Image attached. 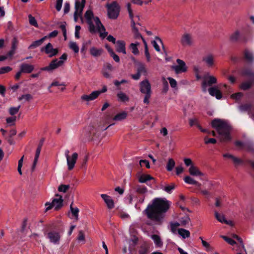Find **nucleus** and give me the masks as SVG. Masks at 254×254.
<instances>
[{"label": "nucleus", "instance_id": "nucleus-43", "mask_svg": "<svg viewBox=\"0 0 254 254\" xmlns=\"http://www.w3.org/2000/svg\"><path fill=\"white\" fill-rule=\"evenodd\" d=\"M152 0H131L133 4L142 5L143 4H147L148 3L151 2Z\"/></svg>", "mask_w": 254, "mask_h": 254}, {"label": "nucleus", "instance_id": "nucleus-42", "mask_svg": "<svg viewBox=\"0 0 254 254\" xmlns=\"http://www.w3.org/2000/svg\"><path fill=\"white\" fill-rule=\"evenodd\" d=\"M69 47L75 53H78L79 52V48L76 42L71 41L69 43Z\"/></svg>", "mask_w": 254, "mask_h": 254}, {"label": "nucleus", "instance_id": "nucleus-3", "mask_svg": "<svg viewBox=\"0 0 254 254\" xmlns=\"http://www.w3.org/2000/svg\"><path fill=\"white\" fill-rule=\"evenodd\" d=\"M211 125L218 133L221 141L227 142L231 140V127L227 121L216 119L212 121Z\"/></svg>", "mask_w": 254, "mask_h": 254}, {"label": "nucleus", "instance_id": "nucleus-39", "mask_svg": "<svg viewBox=\"0 0 254 254\" xmlns=\"http://www.w3.org/2000/svg\"><path fill=\"white\" fill-rule=\"evenodd\" d=\"M135 191L140 194H145L147 192V189L145 186L137 185L135 187Z\"/></svg>", "mask_w": 254, "mask_h": 254}, {"label": "nucleus", "instance_id": "nucleus-38", "mask_svg": "<svg viewBox=\"0 0 254 254\" xmlns=\"http://www.w3.org/2000/svg\"><path fill=\"white\" fill-rule=\"evenodd\" d=\"M245 57L249 62H252L254 60V56L252 52L246 50L245 52Z\"/></svg>", "mask_w": 254, "mask_h": 254}, {"label": "nucleus", "instance_id": "nucleus-12", "mask_svg": "<svg viewBox=\"0 0 254 254\" xmlns=\"http://www.w3.org/2000/svg\"><path fill=\"white\" fill-rule=\"evenodd\" d=\"M177 65H173L171 68L174 70L176 73L179 74L185 72L187 71V66L186 63L182 60L177 59L176 60Z\"/></svg>", "mask_w": 254, "mask_h": 254}, {"label": "nucleus", "instance_id": "nucleus-30", "mask_svg": "<svg viewBox=\"0 0 254 254\" xmlns=\"http://www.w3.org/2000/svg\"><path fill=\"white\" fill-rule=\"evenodd\" d=\"M72 204L73 202L70 205V210L71 214V218L77 220L78 219V213L79 210L77 207H73Z\"/></svg>", "mask_w": 254, "mask_h": 254}, {"label": "nucleus", "instance_id": "nucleus-10", "mask_svg": "<svg viewBox=\"0 0 254 254\" xmlns=\"http://www.w3.org/2000/svg\"><path fill=\"white\" fill-rule=\"evenodd\" d=\"M194 43L193 37L191 33L185 32L180 39V43L183 47H191Z\"/></svg>", "mask_w": 254, "mask_h": 254}, {"label": "nucleus", "instance_id": "nucleus-55", "mask_svg": "<svg viewBox=\"0 0 254 254\" xmlns=\"http://www.w3.org/2000/svg\"><path fill=\"white\" fill-rule=\"evenodd\" d=\"M163 87L162 89V92L164 93H166L168 90L169 86H168L167 81L166 80V79L164 77L163 78Z\"/></svg>", "mask_w": 254, "mask_h": 254}, {"label": "nucleus", "instance_id": "nucleus-26", "mask_svg": "<svg viewBox=\"0 0 254 254\" xmlns=\"http://www.w3.org/2000/svg\"><path fill=\"white\" fill-rule=\"evenodd\" d=\"M203 61L208 67H212L214 65V57L209 54L203 58Z\"/></svg>", "mask_w": 254, "mask_h": 254}, {"label": "nucleus", "instance_id": "nucleus-57", "mask_svg": "<svg viewBox=\"0 0 254 254\" xmlns=\"http://www.w3.org/2000/svg\"><path fill=\"white\" fill-rule=\"evenodd\" d=\"M65 86V84L63 82V83H60L58 81H54L50 85V86H49L48 89L49 90L50 92H51L50 90V88L52 87V86Z\"/></svg>", "mask_w": 254, "mask_h": 254}, {"label": "nucleus", "instance_id": "nucleus-48", "mask_svg": "<svg viewBox=\"0 0 254 254\" xmlns=\"http://www.w3.org/2000/svg\"><path fill=\"white\" fill-rule=\"evenodd\" d=\"M190 221V218L189 216H186L180 219V224L182 226H185L186 224H188Z\"/></svg>", "mask_w": 254, "mask_h": 254}, {"label": "nucleus", "instance_id": "nucleus-14", "mask_svg": "<svg viewBox=\"0 0 254 254\" xmlns=\"http://www.w3.org/2000/svg\"><path fill=\"white\" fill-rule=\"evenodd\" d=\"M78 155L76 152H74L71 156L66 159V163L68 170H72L76 163Z\"/></svg>", "mask_w": 254, "mask_h": 254}, {"label": "nucleus", "instance_id": "nucleus-34", "mask_svg": "<svg viewBox=\"0 0 254 254\" xmlns=\"http://www.w3.org/2000/svg\"><path fill=\"white\" fill-rule=\"evenodd\" d=\"M139 43L136 42L135 43H131L129 46V49L131 52L134 55H137L139 54V51L137 46H139Z\"/></svg>", "mask_w": 254, "mask_h": 254}, {"label": "nucleus", "instance_id": "nucleus-27", "mask_svg": "<svg viewBox=\"0 0 254 254\" xmlns=\"http://www.w3.org/2000/svg\"><path fill=\"white\" fill-rule=\"evenodd\" d=\"M16 135V130L12 129L7 132L6 139L10 144H13L15 142L14 136Z\"/></svg>", "mask_w": 254, "mask_h": 254}, {"label": "nucleus", "instance_id": "nucleus-58", "mask_svg": "<svg viewBox=\"0 0 254 254\" xmlns=\"http://www.w3.org/2000/svg\"><path fill=\"white\" fill-rule=\"evenodd\" d=\"M168 79L169 81V83L170 84V86L172 88H175L177 86V81L175 79L172 77H168Z\"/></svg>", "mask_w": 254, "mask_h": 254}, {"label": "nucleus", "instance_id": "nucleus-13", "mask_svg": "<svg viewBox=\"0 0 254 254\" xmlns=\"http://www.w3.org/2000/svg\"><path fill=\"white\" fill-rule=\"evenodd\" d=\"M41 52H44L50 58L54 57L58 53V50L54 48L51 43H48L45 47L41 49Z\"/></svg>", "mask_w": 254, "mask_h": 254}, {"label": "nucleus", "instance_id": "nucleus-40", "mask_svg": "<svg viewBox=\"0 0 254 254\" xmlns=\"http://www.w3.org/2000/svg\"><path fill=\"white\" fill-rule=\"evenodd\" d=\"M155 39L156 40H154L152 42V44L155 50L157 52H159L160 51V49L158 45V44L157 43V42H158L161 44H162V42L161 39L158 37H156L155 38Z\"/></svg>", "mask_w": 254, "mask_h": 254}, {"label": "nucleus", "instance_id": "nucleus-36", "mask_svg": "<svg viewBox=\"0 0 254 254\" xmlns=\"http://www.w3.org/2000/svg\"><path fill=\"white\" fill-rule=\"evenodd\" d=\"M179 235L182 238H189L190 236V232L184 229H179L177 231Z\"/></svg>", "mask_w": 254, "mask_h": 254}, {"label": "nucleus", "instance_id": "nucleus-31", "mask_svg": "<svg viewBox=\"0 0 254 254\" xmlns=\"http://www.w3.org/2000/svg\"><path fill=\"white\" fill-rule=\"evenodd\" d=\"M103 52V50L102 48L97 49L95 47H92L90 50V54L94 57L101 56Z\"/></svg>", "mask_w": 254, "mask_h": 254}, {"label": "nucleus", "instance_id": "nucleus-8", "mask_svg": "<svg viewBox=\"0 0 254 254\" xmlns=\"http://www.w3.org/2000/svg\"><path fill=\"white\" fill-rule=\"evenodd\" d=\"M217 79L215 76L210 75L209 73L206 74L203 78L202 83V90L205 92L208 87L211 86L213 84L217 83Z\"/></svg>", "mask_w": 254, "mask_h": 254}, {"label": "nucleus", "instance_id": "nucleus-6", "mask_svg": "<svg viewBox=\"0 0 254 254\" xmlns=\"http://www.w3.org/2000/svg\"><path fill=\"white\" fill-rule=\"evenodd\" d=\"M241 75L249 79L250 81H245L240 85V88L244 90L249 89L254 82V71L250 69H244L241 71Z\"/></svg>", "mask_w": 254, "mask_h": 254}, {"label": "nucleus", "instance_id": "nucleus-20", "mask_svg": "<svg viewBox=\"0 0 254 254\" xmlns=\"http://www.w3.org/2000/svg\"><path fill=\"white\" fill-rule=\"evenodd\" d=\"M189 172L191 176L194 177H201L204 176V174L194 165L191 166L189 168Z\"/></svg>", "mask_w": 254, "mask_h": 254}, {"label": "nucleus", "instance_id": "nucleus-54", "mask_svg": "<svg viewBox=\"0 0 254 254\" xmlns=\"http://www.w3.org/2000/svg\"><path fill=\"white\" fill-rule=\"evenodd\" d=\"M61 236L56 232H51L48 233V238H60Z\"/></svg>", "mask_w": 254, "mask_h": 254}, {"label": "nucleus", "instance_id": "nucleus-2", "mask_svg": "<svg viewBox=\"0 0 254 254\" xmlns=\"http://www.w3.org/2000/svg\"><path fill=\"white\" fill-rule=\"evenodd\" d=\"M85 17L89 26V30L91 33L99 32L100 36L105 38L107 36V32L98 17H94L91 9L87 10L85 14Z\"/></svg>", "mask_w": 254, "mask_h": 254}, {"label": "nucleus", "instance_id": "nucleus-35", "mask_svg": "<svg viewBox=\"0 0 254 254\" xmlns=\"http://www.w3.org/2000/svg\"><path fill=\"white\" fill-rule=\"evenodd\" d=\"M127 117V113L125 111L122 112L117 114L113 118L116 121H121L125 119Z\"/></svg>", "mask_w": 254, "mask_h": 254}, {"label": "nucleus", "instance_id": "nucleus-18", "mask_svg": "<svg viewBox=\"0 0 254 254\" xmlns=\"http://www.w3.org/2000/svg\"><path fill=\"white\" fill-rule=\"evenodd\" d=\"M101 197L104 200L105 203L107 205V207L110 209H113L115 207V203L114 200L112 198L106 194H101Z\"/></svg>", "mask_w": 254, "mask_h": 254}, {"label": "nucleus", "instance_id": "nucleus-37", "mask_svg": "<svg viewBox=\"0 0 254 254\" xmlns=\"http://www.w3.org/2000/svg\"><path fill=\"white\" fill-rule=\"evenodd\" d=\"M241 37V34L239 30H236L230 36V39L233 42L237 41Z\"/></svg>", "mask_w": 254, "mask_h": 254}, {"label": "nucleus", "instance_id": "nucleus-29", "mask_svg": "<svg viewBox=\"0 0 254 254\" xmlns=\"http://www.w3.org/2000/svg\"><path fill=\"white\" fill-rule=\"evenodd\" d=\"M118 100L119 102H126L129 100V97L123 91H119L117 94Z\"/></svg>", "mask_w": 254, "mask_h": 254}, {"label": "nucleus", "instance_id": "nucleus-21", "mask_svg": "<svg viewBox=\"0 0 254 254\" xmlns=\"http://www.w3.org/2000/svg\"><path fill=\"white\" fill-rule=\"evenodd\" d=\"M100 95L98 91H94L89 95H83L81 96V99L86 101H90L96 99Z\"/></svg>", "mask_w": 254, "mask_h": 254}, {"label": "nucleus", "instance_id": "nucleus-53", "mask_svg": "<svg viewBox=\"0 0 254 254\" xmlns=\"http://www.w3.org/2000/svg\"><path fill=\"white\" fill-rule=\"evenodd\" d=\"M175 187V185L173 184L171 185L165 187L163 189V190L166 191L167 192L170 193H171L172 190H174Z\"/></svg>", "mask_w": 254, "mask_h": 254}, {"label": "nucleus", "instance_id": "nucleus-16", "mask_svg": "<svg viewBox=\"0 0 254 254\" xmlns=\"http://www.w3.org/2000/svg\"><path fill=\"white\" fill-rule=\"evenodd\" d=\"M238 108L242 112H248L250 117L254 120V107L250 104H246L239 106Z\"/></svg>", "mask_w": 254, "mask_h": 254}, {"label": "nucleus", "instance_id": "nucleus-60", "mask_svg": "<svg viewBox=\"0 0 254 254\" xmlns=\"http://www.w3.org/2000/svg\"><path fill=\"white\" fill-rule=\"evenodd\" d=\"M63 1V0H56V8L57 11H59L61 10L62 6Z\"/></svg>", "mask_w": 254, "mask_h": 254}, {"label": "nucleus", "instance_id": "nucleus-4", "mask_svg": "<svg viewBox=\"0 0 254 254\" xmlns=\"http://www.w3.org/2000/svg\"><path fill=\"white\" fill-rule=\"evenodd\" d=\"M129 249L133 250L136 247L138 254H149L153 249V244L148 241L140 239H129Z\"/></svg>", "mask_w": 254, "mask_h": 254}, {"label": "nucleus", "instance_id": "nucleus-47", "mask_svg": "<svg viewBox=\"0 0 254 254\" xmlns=\"http://www.w3.org/2000/svg\"><path fill=\"white\" fill-rule=\"evenodd\" d=\"M143 43L144 45V48H145L144 53H145V57L146 58L147 61L149 62L150 60V54H149L148 50L147 43L144 39H143Z\"/></svg>", "mask_w": 254, "mask_h": 254}, {"label": "nucleus", "instance_id": "nucleus-17", "mask_svg": "<svg viewBox=\"0 0 254 254\" xmlns=\"http://www.w3.org/2000/svg\"><path fill=\"white\" fill-rule=\"evenodd\" d=\"M34 69L33 65L28 64H22L20 66V72H17V78H18L21 72L29 73L31 72Z\"/></svg>", "mask_w": 254, "mask_h": 254}, {"label": "nucleus", "instance_id": "nucleus-64", "mask_svg": "<svg viewBox=\"0 0 254 254\" xmlns=\"http://www.w3.org/2000/svg\"><path fill=\"white\" fill-rule=\"evenodd\" d=\"M81 29V27L79 25H76L75 27V37L77 39L80 38L79 31Z\"/></svg>", "mask_w": 254, "mask_h": 254}, {"label": "nucleus", "instance_id": "nucleus-19", "mask_svg": "<svg viewBox=\"0 0 254 254\" xmlns=\"http://www.w3.org/2000/svg\"><path fill=\"white\" fill-rule=\"evenodd\" d=\"M16 47V37H14L12 40V49L8 52L5 56H0V61H3L7 59L10 58L14 54V50Z\"/></svg>", "mask_w": 254, "mask_h": 254}, {"label": "nucleus", "instance_id": "nucleus-9", "mask_svg": "<svg viewBox=\"0 0 254 254\" xmlns=\"http://www.w3.org/2000/svg\"><path fill=\"white\" fill-rule=\"evenodd\" d=\"M85 0H75L74 19L77 22L79 17L82 18V14L85 6Z\"/></svg>", "mask_w": 254, "mask_h": 254}, {"label": "nucleus", "instance_id": "nucleus-44", "mask_svg": "<svg viewBox=\"0 0 254 254\" xmlns=\"http://www.w3.org/2000/svg\"><path fill=\"white\" fill-rule=\"evenodd\" d=\"M181 225L180 223L177 222H172L170 224L171 230L173 233L177 232L178 227Z\"/></svg>", "mask_w": 254, "mask_h": 254}, {"label": "nucleus", "instance_id": "nucleus-33", "mask_svg": "<svg viewBox=\"0 0 254 254\" xmlns=\"http://www.w3.org/2000/svg\"><path fill=\"white\" fill-rule=\"evenodd\" d=\"M138 181L140 183H145L147 181L151 180H153V178L149 175L141 174L138 177Z\"/></svg>", "mask_w": 254, "mask_h": 254}, {"label": "nucleus", "instance_id": "nucleus-41", "mask_svg": "<svg viewBox=\"0 0 254 254\" xmlns=\"http://www.w3.org/2000/svg\"><path fill=\"white\" fill-rule=\"evenodd\" d=\"M175 165V162L174 160L172 158H169L168 159L167 165H166V169L168 171H171Z\"/></svg>", "mask_w": 254, "mask_h": 254}, {"label": "nucleus", "instance_id": "nucleus-5", "mask_svg": "<svg viewBox=\"0 0 254 254\" xmlns=\"http://www.w3.org/2000/svg\"><path fill=\"white\" fill-rule=\"evenodd\" d=\"M140 91L141 93L144 94L143 103L146 104L149 103V99L151 95V85L147 79H145L139 84Z\"/></svg>", "mask_w": 254, "mask_h": 254}, {"label": "nucleus", "instance_id": "nucleus-51", "mask_svg": "<svg viewBox=\"0 0 254 254\" xmlns=\"http://www.w3.org/2000/svg\"><path fill=\"white\" fill-rule=\"evenodd\" d=\"M28 18H29V23L31 25L34 26L36 27H38V24H37V22L35 18L33 16H32L31 15H29L28 16Z\"/></svg>", "mask_w": 254, "mask_h": 254}, {"label": "nucleus", "instance_id": "nucleus-23", "mask_svg": "<svg viewBox=\"0 0 254 254\" xmlns=\"http://www.w3.org/2000/svg\"><path fill=\"white\" fill-rule=\"evenodd\" d=\"M207 90L209 94L211 96H215L217 99H221L222 97V93L216 87H210Z\"/></svg>", "mask_w": 254, "mask_h": 254}, {"label": "nucleus", "instance_id": "nucleus-11", "mask_svg": "<svg viewBox=\"0 0 254 254\" xmlns=\"http://www.w3.org/2000/svg\"><path fill=\"white\" fill-rule=\"evenodd\" d=\"M108 15L111 19H116L119 14V7L116 2L107 5Z\"/></svg>", "mask_w": 254, "mask_h": 254}, {"label": "nucleus", "instance_id": "nucleus-52", "mask_svg": "<svg viewBox=\"0 0 254 254\" xmlns=\"http://www.w3.org/2000/svg\"><path fill=\"white\" fill-rule=\"evenodd\" d=\"M69 188V185H61L59 187L58 190L60 192H65Z\"/></svg>", "mask_w": 254, "mask_h": 254}, {"label": "nucleus", "instance_id": "nucleus-22", "mask_svg": "<svg viewBox=\"0 0 254 254\" xmlns=\"http://www.w3.org/2000/svg\"><path fill=\"white\" fill-rule=\"evenodd\" d=\"M215 216L217 220L222 223H225L232 225L233 222L230 220H227L223 214L219 213L218 212H215Z\"/></svg>", "mask_w": 254, "mask_h": 254}, {"label": "nucleus", "instance_id": "nucleus-59", "mask_svg": "<svg viewBox=\"0 0 254 254\" xmlns=\"http://www.w3.org/2000/svg\"><path fill=\"white\" fill-rule=\"evenodd\" d=\"M11 68L9 66H4L0 68V74H4L10 71Z\"/></svg>", "mask_w": 254, "mask_h": 254}, {"label": "nucleus", "instance_id": "nucleus-45", "mask_svg": "<svg viewBox=\"0 0 254 254\" xmlns=\"http://www.w3.org/2000/svg\"><path fill=\"white\" fill-rule=\"evenodd\" d=\"M243 96V94L241 92H238L235 94H233L231 95V98L235 100L236 101L238 102L240 101Z\"/></svg>", "mask_w": 254, "mask_h": 254}, {"label": "nucleus", "instance_id": "nucleus-46", "mask_svg": "<svg viewBox=\"0 0 254 254\" xmlns=\"http://www.w3.org/2000/svg\"><path fill=\"white\" fill-rule=\"evenodd\" d=\"M137 71L140 74H146L147 73V70L144 64H139L137 68Z\"/></svg>", "mask_w": 254, "mask_h": 254}, {"label": "nucleus", "instance_id": "nucleus-1", "mask_svg": "<svg viewBox=\"0 0 254 254\" xmlns=\"http://www.w3.org/2000/svg\"><path fill=\"white\" fill-rule=\"evenodd\" d=\"M170 205L169 201L166 199L156 198L152 200L151 204L148 205L143 213L149 219L156 224H161Z\"/></svg>", "mask_w": 254, "mask_h": 254}, {"label": "nucleus", "instance_id": "nucleus-24", "mask_svg": "<svg viewBox=\"0 0 254 254\" xmlns=\"http://www.w3.org/2000/svg\"><path fill=\"white\" fill-rule=\"evenodd\" d=\"M131 27L133 34V38L136 40L141 39L143 41L144 39L141 34L139 33L138 29L135 27V23L133 20H131Z\"/></svg>", "mask_w": 254, "mask_h": 254}, {"label": "nucleus", "instance_id": "nucleus-62", "mask_svg": "<svg viewBox=\"0 0 254 254\" xmlns=\"http://www.w3.org/2000/svg\"><path fill=\"white\" fill-rule=\"evenodd\" d=\"M184 161L186 166H190V167L191 166L194 165L192 160L190 158H185Z\"/></svg>", "mask_w": 254, "mask_h": 254}, {"label": "nucleus", "instance_id": "nucleus-49", "mask_svg": "<svg viewBox=\"0 0 254 254\" xmlns=\"http://www.w3.org/2000/svg\"><path fill=\"white\" fill-rule=\"evenodd\" d=\"M232 160L235 166H239L242 164L243 163V161L241 159L234 156L232 157Z\"/></svg>", "mask_w": 254, "mask_h": 254}, {"label": "nucleus", "instance_id": "nucleus-50", "mask_svg": "<svg viewBox=\"0 0 254 254\" xmlns=\"http://www.w3.org/2000/svg\"><path fill=\"white\" fill-rule=\"evenodd\" d=\"M202 241V244L203 247L205 248L207 252H211L213 250V248L210 246L209 244L204 241L203 239H201Z\"/></svg>", "mask_w": 254, "mask_h": 254}, {"label": "nucleus", "instance_id": "nucleus-7", "mask_svg": "<svg viewBox=\"0 0 254 254\" xmlns=\"http://www.w3.org/2000/svg\"><path fill=\"white\" fill-rule=\"evenodd\" d=\"M56 197L53 199L52 202H47L45 203L46 211L49 210L52 208H54L55 210H58L62 207L63 204L62 196L57 194Z\"/></svg>", "mask_w": 254, "mask_h": 254}, {"label": "nucleus", "instance_id": "nucleus-25", "mask_svg": "<svg viewBox=\"0 0 254 254\" xmlns=\"http://www.w3.org/2000/svg\"><path fill=\"white\" fill-rule=\"evenodd\" d=\"M116 49L118 52L126 54V44L124 41L118 40L116 42Z\"/></svg>", "mask_w": 254, "mask_h": 254}, {"label": "nucleus", "instance_id": "nucleus-32", "mask_svg": "<svg viewBox=\"0 0 254 254\" xmlns=\"http://www.w3.org/2000/svg\"><path fill=\"white\" fill-rule=\"evenodd\" d=\"M184 180L186 183L189 185H193L197 187H200L201 186L200 183L189 176H186L184 178Z\"/></svg>", "mask_w": 254, "mask_h": 254}, {"label": "nucleus", "instance_id": "nucleus-63", "mask_svg": "<svg viewBox=\"0 0 254 254\" xmlns=\"http://www.w3.org/2000/svg\"><path fill=\"white\" fill-rule=\"evenodd\" d=\"M31 98V96L30 95L25 94V95H23L21 97H19L18 98V100L20 101L23 100L24 101H28L29 99H30Z\"/></svg>", "mask_w": 254, "mask_h": 254}, {"label": "nucleus", "instance_id": "nucleus-56", "mask_svg": "<svg viewBox=\"0 0 254 254\" xmlns=\"http://www.w3.org/2000/svg\"><path fill=\"white\" fill-rule=\"evenodd\" d=\"M205 144H215L216 143V139L215 138H209L207 136H205L204 138Z\"/></svg>", "mask_w": 254, "mask_h": 254}, {"label": "nucleus", "instance_id": "nucleus-61", "mask_svg": "<svg viewBox=\"0 0 254 254\" xmlns=\"http://www.w3.org/2000/svg\"><path fill=\"white\" fill-rule=\"evenodd\" d=\"M235 145L240 149H242L245 147L246 144L241 141H237L235 143Z\"/></svg>", "mask_w": 254, "mask_h": 254}, {"label": "nucleus", "instance_id": "nucleus-28", "mask_svg": "<svg viewBox=\"0 0 254 254\" xmlns=\"http://www.w3.org/2000/svg\"><path fill=\"white\" fill-rule=\"evenodd\" d=\"M48 38V36H44L39 40L33 41L29 46V49H35L41 46Z\"/></svg>", "mask_w": 254, "mask_h": 254}, {"label": "nucleus", "instance_id": "nucleus-15", "mask_svg": "<svg viewBox=\"0 0 254 254\" xmlns=\"http://www.w3.org/2000/svg\"><path fill=\"white\" fill-rule=\"evenodd\" d=\"M62 66V62L59 61L58 59L53 60L47 66L41 68L42 70L50 71Z\"/></svg>", "mask_w": 254, "mask_h": 254}]
</instances>
